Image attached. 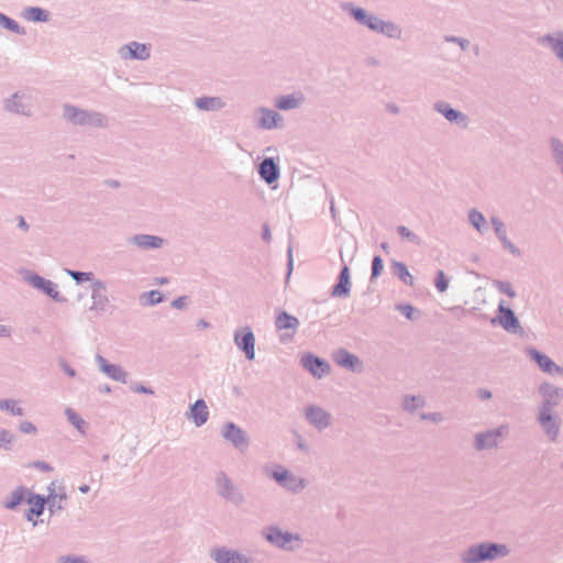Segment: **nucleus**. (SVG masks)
Returning a JSON list of instances; mask_svg holds the SVG:
<instances>
[{
  "instance_id": "1",
  "label": "nucleus",
  "mask_w": 563,
  "mask_h": 563,
  "mask_svg": "<svg viewBox=\"0 0 563 563\" xmlns=\"http://www.w3.org/2000/svg\"><path fill=\"white\" fill-rule=\"evenodd\" d=\"M507 553L506 547L496 544H481L472 548L466 553L464 560L468 563L478 562L483 560L494 559L498 555Z\"/></svg>"
},
{
  "instance_id": "2",
  "label": "nucleus",
  "mask_w": 563,
  "mask_h": 563,
  "mask_svg": "<svg viewBox=\"0 0 563 563\" xmlns=\"http://www.w3.org/2000/svg\"><path fill=\"white\" fill-rule=\"evenodd\" d=\"M236 345L244 351L249 360H253L255 356V338L250 328H244L241 332H236L234 335Z\"/></svg>"
},
{
  "instance_id": "3",
  "label": "nucleus",
  "mask_w": 563,
  "mask_h": 563,
  "mask_svg": "<svg viewBox=\"0 0 563 563\" xmlns=\"http://www.w3.org/2000/svg\"><path fill=\"white\" fill-rule=\"evenodd\" d=\"M529 355L537 362L539 367L547 373H563V368L559 367L548 355H544L537 350H530Z\"/></svg>"
},
{
  "instance_id": "4",
  "label": "nucleus",
  "mask_w": 563,
  "mask_h": 563,
  "mask_svg": "<svg viewBox=\"0 0 563 563\" xmlns=\"http://www.w3.org/2000/svg\"><path fill=\"white\" fill-rule=\"evenodd\" d=\"M303 366L311 372L314 376L321 377L324 375L328 369L329 365L324 362H322L318 357H313L311 355L305 356L302 358Z\"/></svg>"
},
{
  "instance_id": "5",
  "label": "nucleus",
  "mask_w": 563,
  "mask_h": 563,
  "mask_svg": "<svg viewBox=\"0 0 563 563\" xmlns=\"http://www.w3.org/2000/svg\"><path fill=\"white\" fill-rule=\"evenodd\" d=\"M274 478L288 489H297L302 486V481L291 475L286 470H277L274 472Z\"/></svg>"
},
{
  "instance_id": "6",
  "label": "nucleus",
  "mask_w": 563,
  "mask_h": 563,
  "mask_svg": "<svg viewBox=\"0 0 563 563\" xmlns=\"http://www.w3.org/2000/svg\"><path fill=\"white\" fill-rule=\"evenodd\" d=\"M190 416L196 426H201L208 420L209 411L203 400H197L191 409Z\"/></svg>"
},
{
  "instance_id": "7",
  "label": "nucleus",
  "mask_w": 563,
  "mask_h": 563,
  "mask_svg": "<svg viewBox=\"0 0 563 563\" xmlns=\"http://www.w3.org/2000/svg\"><path fill=\"white\" fill-rule=\"evenodd\" d=\"M261 177L268 184L274 183L278 178L276 164L272 158H265L260 166Z\"/></svg>"
},
{
  "instance_id": "8",
  "label": "nucleus",
  "mask_w": 563,
  "mask_h": 563,
  "mask_svg": "<svg viewBox=\"0 0 563 563\" xmlns=\"http://www.w3.org/2000/svg\"><path fill=\"white\" fill-rule=\"evenodd\" d=\"M350 292V271L344 266L340 273L339 283L333 288V296L342 297Z\"/></svg>"
},
{
  "instance_id": "9",
  "label": "nucleus",
  "mask_w": 563,
  "mask_h": 563,
  "mask_svg": "<svg viewBox=\"0 0 563 563\" xmlns=\"http://www.w3.org/2000/svg\"><path fill=\"white\" fill-rule=\"evenodd\" d=\"M29 503V511H27V519L30 521H34L35 522V518L41 516L43 510H44V505H45V500L44 498H42L41 496H31L27 500Z\"/></svg>"
},
{
  "instance_id": "10",
  "label": "nucleus",
  "mask_w": 563,
  "mask_h": 563,
  "mask_svg": "<svg viewBox=\"0 0 563 563\" xmlns=\"http://www.w3.org/2000/svg\"><path fill=\"white\" fill-rule=\"evenodd\" d=\"M213 559L218 563H247L235 552L219 549L213 552Z\"/></svg>"
},
{
  "instance_id": "11",
  "label": "nucleus",
  "mask_w": 563,
  "mask_h": 563,
  "mask_svg": "<svg viewBox=\"0 0 563 563\" xmlns=\"http://www.w3.org/2000/svg\"><path fill=\"white\" fill-rule=\"evenodd\" d=\"M499 321L507 330L518 327V321L514 312L510 309L505 308L503 305L499 306Z\"/></svg>"
},
{
  "instance_id": "12",
  "label": "nucleus",
  "mask_w": 563,
  "mask_h": 563,
  "mask_svg": "<svg viewBox=\"0 0 563 563\" xmlns=\"http://www.w3.org/2000/svg\"><path fill=\"white\" fill-rule=\"evenodd\" d=\"M99 364L102 368V371L109 375L111 378L117 380H124L125 379V373L122 371V368L118 365L108 364L104 358L98 357Z\"/></svg>"
},
{
  "instance_id": "13",
  "label": "nucleus",
  "mask_w": 563,
  "mask_h": 563,
  "mask_svg": "<svg viewBox=\"0 0 563 563\" xmlns=\"http://www.w3.org/2000/svg\"><path fill=\"white\" fill-rule=\"evenodd\" d=\"M307 418L311 423H313L318 428H323L329 422L328 415L322 409L319 408L309 409L307 412Z\"/></svg>"
},
{
  "instance_id": "14",
  "label": "nucleus",
  "mask_w": 563,
  "mask_h": 563,
  "mask_svg": "<svg viewBox=\"0 0 563 563\" xmlns=\"http://www.w3.org/2000/svg\"><path fill=\"white\" fill-rule=\"evenodd\" d=\"M125 49L129 52V56L132 58L145 59L150 56L148 48L145 44L133 42L129 44Z\"/></svg>"
},
{
  "instance_id": "15",
  "label": "nucleus",
  "mask_w": 563,
  "mask_h": 563,
  "mask_svg": "<svg viewBox=\"0 0 563 563\" xmlns=\"http://www.w3.org/2000/svg\"><path fill=\"white\" fill-rule=\"evenodd\" d=\"M298 324L297 318L286 312L279 313L276 318V327L279 330L296 329Z\"/></svg>"
},
{
  "instance_id": "16",
  "label": "nucleus",
  "mask_w": 563,
  "mask_h": 563,
  "mask_svg": "<svg viewBox=\"0 0 563 563\" xmlns=\"http://www.w3.org/2000/svg\"><path fill=\"white\" fill-rule=\"evenodd\" d=\"M134 242L144 249H155L163 244V240L153 235H139L134 238Z\"/></svg>"
},
{
  "instance_id": "17",
  "label": "nucleus",
  "mask_w": 563,
  "mask_h": 563,
  "mask_svg": "<svg viewBox=\"0 0 563 563\" xmlns=\"http://www.w3.org/2000/svg\"><path fill=\"white\" fill-rule=\"evenodd\" d=\"M335 362L344 367L354 368L358 364L357 357L347 353L346 351H340L335 355Z\"/></svg>"
},
{
  "instance_id": "18",
  "label": "nucleus",
  "mask_w": 563,
  "mask_h": 563,
  "mask_svg": "<svg viewBox=\"0 0 563 563\" xmlns=\"http://www.w3.org/2000/svg\"><path fill=\"white\" fill-rule=\"evenodd\" d=\"M267 539L278 547L287 548V544L291 542V537L282 533L279 530L272 529L267 534Z\"/></svg>"
},
{
  "instance_id": "19",
  "label": "nucleus",
  "mask_w": 563,
  "mask_h": 563,
  "mask_svg": "<svg viewBox=\"0 0 563 563\" xmlns=\"http://www.w3.org/2000/svg\"><path fill=\"white\" fill-rule=\"evenodd\" d=\"M23 16L27 21H32V22H40V21L47 20V13L43 9L35 8V7L25 9L23 12Z\"/></svg>"
},
{
  "instance_id": "20",
  "label": "nucleus",
  "mask_w": 563,
  "mask_h": 563,
  "mask_svg": "<svg viewBox=\"0 0 563 563\" xmlns=\"http://www.w3.org/2000/svg\"><path fill=\"white\" fill-rule=\"evenodd\" d=\"M540 423L545 429L548 434H550L553 439L556 437L558 428L555 426L553 418L551 417V415L548 411H543L540 415Z\"/></svg>"
},
{
  "instance_id": "21",
  "label": "nucleus",
  "mask_w": 563,
  "mask_h": 563,
  "mask_svg": "<svg viewBox=\"0 0 563 563\" xmlns=\"http://www.w3.org/2000/svg\"><path fill=\"white\" fill-rule=\"evenodd\" d=\"M499 432H487L477 437V448L485 449L497 444Z\"/></svg>"
},
{
  "instance_id": "22",
  "label": "nucleus",
  "mask_w": 563,
  "mask_h": 563,
  "mask_svg": "<svg viewBox=\"0 0 563 563\" xmlns=\"http://www.w3.org/2000/svg\"><path fill=\"white\" fill-rule=\"evenodd\" d=\"M223 434L236 445L244 442L243 432L232 423L225 427Z\"/></svg>"
},
{
  "instance_id": "23",
  "label": "nucleus",
  "mask_w": 563,
  "mask_h": 563,
  "mask_svg": "<svg viewBox=\"0 0 563 563\" xmlns=\"http://www.w3.org/2000/svg\"><path fill=\"white\" fill-rule=\"evenodd\" d=\"M65 117L75 123H85L88 119V115L86 112L80 111L74 107L65 108Z\"/></svg>"
},
{
  "instance_id": "24",
  "label": "nucleus",
  "mask_w": 563,
  "mask_h": 563,
  "mask_svg": "<svg viewBox=\"0 0 563 563\" xmlns=\"http://www.w3.org/2000/svg\"><path fill=\"white\" fill-rule=\"evenodd\" d=\"M369 29L374 31H380V32H389L394 30V25L383 22L376 16L371 15L367 19V23H365Z\"/></svg>"
},
{
  "instance_id": "25",
  "label": "nucleus",
  "mask_w": 563,
  "mask_h": 563,
  "mask_svg": "<svg viewBox=\"0 0 563 563\" xmlns=\"http://www.w3.org/2000/svg\"><path fill=\"white\" fill-rule=\"evenodd\" d=\"M300 102V99L296 98L295 96H285L280 97L277 102L276 107L280 110H288L296 108Z\"/></svg>"
},
{
  "instance_id": "26",
  "label": "nucleus",
  "mask_w": 563,
  "mask_h": 563,
  "mask_svg": "<svg viewBox=\"0 0 563 563\" xmlns=\"http://www.w3.org/2000/svg\"><path fill=\"white\" fill-rule=\"evenodd\" d=\"M196 106L201 110H213L221 107V101L219 98H200Z\"/></svg>"
},
{
  "instance_id": "27",
  "label": "nucleus",
  "mask_w": 563,
  "mask_h": 563,
  "mask_svg": "<svg viewBox=\"0 0 563 563\" xmlns=\"http://www.w3.org/2000/svg\"><path fill=\"white\" fill-rule=\"evenodd\" d=\"M542 42H548L556 55L563 59V35L558 37L547 36L541 40Z\"/></svg>"
},
{
  "instance_id": "28",
  "label": "nucleus",
  "mask_w": 563,
  "mask_h": 563,
  "mask_svg": "<svg viewBox=\"0 0 563 563\" xmlns=\"http://www.w3.org/2000/svg\"><path fill=\"white\" fill-rule=\"evenodd\" d=\"M395 269L397 272V275L399 276V278L405 282L406 284L412 286L413 283H415V279L412 277V275L409 273L408 268L406 267L405 264L402 263H396L395 264Z\"/></svg>"
},
{
  "instance_id": "29",
  "label": "nucleus",
  "mask_w": 563,
  "mask_h": 563,
  "mask_svg": "<svg viewBox=\"0 0 563 563\" xmlns=\"http://www.w3.org/2000/svg\"><path fill=\"white\" fill-rule=\"evenodd\" d=\"M0 25L5 27L7 30H10L15 33H23V29L20 27V25L9 16L2 14L0 12Z\"/></svg>"
},
{
  "instance_id": "30",
  "label": "nucleus",
  "mask_w": 563,
  "mask_h": 563,
  "mask_svg": "<svg viewBox=\"0 0 563 563\" xmlns=\"http://www.w3.org/2000/svg\"><path fill=\"white\" fill-rule=\"evenodd\" d=\"M0 409L8 410L16 416H21L23 413L22 408L15 400H0Z\"/></svg>"
},
{
  "instance_id": "31",
  "label": "nucleus",
  "mask_w": 563,
  "mask_h": 563,
  "mask_svg": "<svg viewBox=\"0 0 563 563\" xmlns=\"http://www.w3.org/2000/svg\"><path fill=\"white\" fill-rule=\"evenodd\" d=\"M24 499V492L22 489H18L15 490L11 498L8 499L5 503H4V506L5 508L8 509H12L14 508L16 505L21 504V501Z\"/></svg>"
},
{
  "instance_id": "32",
  "label": "nucleus",
  "mask_w": 563,
  "mask_h": 563,
  "mask_svg": "<svg viewBox=\"0 0 563 563\" xmlns=\"http://www.w3.org/2000/svg\"><path fill=\"white\" fill-rule=\"evenodd\" d=\"M66 415L69 419V421L79 430V431H84V426H85V421L82 420V418L76 413L74 410L71 409H67L66 410Z\"/></svg>"
},
{
  "instance_id": "33",
  "label": "nucleus",
  "mask_w": 563,
  "mask_h": 563,
  "mask_svg": "<svg viewBox=\"0 0 563 563\" xmlns=\"http://www.w3.org/2000/svg\"><path fill=\"white\" fill-rule=\"evenodd\" d=\"M277 114L273 111H265L262 118V126L273 128L276 125Z\"/></svg>"
},
{
  "instance_id": "34",
  "label": "nucleus",
  "mask_w": 563,
  "mask_h": 563,
  "mask_svg": "<svg viewBox=\"0 0 563 563\" xmlns=\"http://www.w3.org/2000/svg\"><path fill=\"white\" fill-rule=\"evenodd\" d=\"M435 287L440 292H444L448 289V280L442 271L437 274Z\"/></svg>"
},
{
  "instance_id": "35",
  "label": "nucleus",
  "mask_w": 563,
  "mask_h": 563,
  "mask_svg": "<svg viewBox=\"0 0 563 563\" xmlns=\"http://www.w3.org/2000/svg\"><path fill=\"white\" fill-rule=\"evenodd\" d=\"M470 220L473 223V225L477 229H479L481 225L485 223L483 214L475 210L470 212Z\"/></svg>"
},
{
  "instance_id": "36",
  "label": "nucleus",
  "mask_w": 563,
  "mask_h": 563,
  "mask_svg": "<svg viewBox=\"0 0 563 563\" xmlns=\"http://www.w3.org/2000/svg\"><path fill=\"white\" fill-rule=\"evenodd\" d=\"M383 260L379 256H375L372 263V275L377 277L383 271Z\"/></svg>"
},
{
  "instance_id": "37",
  "label": "nucleus",
  "mask_w": 563,
  "mask_h": 563,
  "mask_svg": "<svg viewBox=\"0 0 563 563\" xmlns=\"http://www.w3.org/2000/svg\"><path fill=\"white\" fill-rule=\"evenodd\" d=\"M40 286L43 288V290L45 292H47L52 297H56V295L58 294L55 290V285L52 282L41 279L40 280Z\"/></svg>"
},
{
  "instance_id": "38",
  "label": "nucleus",
  "mask_w": 563,
  "mask_h": 563,
  "mask_svg": "<svg viewBox=\"0 0 563 563\" xmlns=\"http://www.w3.org/2000/svg\"><path fill=\"white\" fill-rule=\"evenodd\" d=\"M147 303L155 305L162 301V294L157 290H151L146 292Z\"/></svg>"
},
{
  "instance_id": "39",
  "label": "nucleus",
  "mask_w": 563,
  "mask_h": 563,
  "mask_svg": "<svg viewBox=\"0 0 563 563\" xmlns=\"http://www.w3.org/2000/svg\"><path fill=\"white\" fill-rule=\"evenodd\" d=\"M353 16L361 23H367V19L371 15H368L363 9L357 8L353 10Z\"/></svg>"
},
{
  "instance_id": "40",
  "label": "nucleus",
  "mask_w": 563,
  "mask_h": 563,
  "mask_svg": "<svg viewBox=\"0 0 563 563\" xmlns=\"http://www.w3.org/2000/svg\"><path fill=\"white\" fill-rule=\"evenodd\" d=\"M440 111L445 115V118L450 121H453V120H456L457 118H460L462 114L456 112L455 110L453 109H449V108H444V109H440Z\"/></svg>"
},
{
  "instance_id": "41",
  "label": "nucleus",
  "mask_w": 563,
  "mask_h": 563,
  "mask_svg": "<svg viewBox=\"0 0 563 563\" xmlns=\"http://www.w3.org/2000/svg\"><path fill=\"white\" fill-rule=\"evenodd\" d=\"M69 275L75 278L77 282H82V280H89L91 278V274L90 273H81V272H69Z\"/></svg>"
},
{
  "instance_id": "42",
  "label": "nucleus",
  "mask_w": 563,
  "mask_h": 563,
  "mask_svg": "<svg viewBox=\"0 0 563 563\" xmlns=\"http://www.w3.org/2000/svg\"><path fill=\"white\" fill-rule=\"evenodd\" d=\"M398 232L399 234L404 238V239H408V240H411V241H416L417 240V236L411 232L409 231L406 227H399L398 228Z\"/></svg>"
},
{
  "instance_id": "43",
  "label": "nucleus",
  "mask_w": 563,
  "mask_h": 563,
  "mask_svg": "<svg viewBox=\"0 0 563 563\" xmlns=\"http://www.w3.org/2000/svg\"><path fill=\"white\" fill-rule=\"evenodd\" d=\"M20 430L24 433H34L36 431L35 426L30 421H23L20 424Z\"/></svg>"
},
{
  "instance_id": "44",
  "label": "nucleus",
  "mask_w": 563,
  "mask_h": 563,
  "mask_svg": "<svg viewBox=\"0 0 563 563\" xmlns=\"http://www.w3.org/2000/svg\"><path fill=\"white\" fill-rule=\"evenodd\" d=\"M12 437L7 431L0 432V445H7L11 443Z\"/></svg>"
},
{
  "instance_id": "45",
  "label": "nucleus",
  "mask_w": 563,
  "mask_h": 563,
  "mask_svg": "<svg viewBox=\"0 0 563 563\" xmlns=\"http://www.w3.org/2000/svg\"><path fill=\"white\" fill-rule=\"evenodd\" d=\"M399 309L408 319H412L415 310L410 305L401 306Z\"/></svg>"
},
{
  "instance_id": "46",
  "label": "nucleus",
  "mask_w": 563,
  "mask_h": 563,
  "mask_svg": "<svg viewBox=\"0 0 563 563\" xmlns=\"http://www.w3.org/2000/svg\"><path fill=\"white\" fill-rule=\"evenodd\" d=\"M494 225H495V230H496V232H497L500 236H503V235L505 234V229H504L503 223H501V222H499V221H494Z\"/></svg>"
},
{
  "instance_id": "47",
  "label": "nucleus",
  "mask_w": 563,
  "mask_h": 563,
  "mask_svg": "<svg viewBox=\"0 0 563 563\" xmlns=\"http://www.w3.org/2000/svg\"><path fill=\"white\" fill-rule=\"evenodd\" d=\"M410 401H411V402H419V404L421 402V400H420V399H417V398H415V397H413V398H411V399H410ZM405 406H406V408H415L417 405H415V404H410V402L407 400Z\"/></svg>"
},
{
  "instance_id": "48",
  "label": "nucleus",
  "mask_w": 563,
  "mask_h": 563,
  "mask_svg": "<svg viewBox=\"0 0 563 563\" xmlns=\"http://www.w3.org/2000/svg\"><path fill=\"white\" fill-rule=\"evenodd\" d=\"M173 306L176 308H181L184 306V298H177L173 301Z\"/></svg>"
},
{
  "instance_id": "49",
  "label": "nucleus",
  "mask_w": 563,
  "mask_h": 563,
  "mask_svg": "<svg viewBox=\"0 0 563 563\" xmlns=\"http://www.w3.org/2000/svg\"><path fill=\"white\" fill-rule=\"evenodd\" d=\"M63 563H79L81 560L79 559H69V558H62L60 560Z\"/></svg>"
},
{
  "instance_id": "50",
  "label": "nucleus",
  "mask_w": 563,
  "mask_h": 563,
  "mask_svg": "<svg viewBox=\"0 0 563 563\" xmlns=\"http://www.w3.org/2000/svg\"><path fill=\"white\" fill-rule=\"evenodd\" d=\"M503 291H504L505 294H507L508 296H510V297H514V296H515V292L512 291V289L510 288V286L503 287Z\"/></svg>"
},
{
  "instance_id": "51",
  "label": "nucleus",
  "mask_w": 563,
  "mask_h": 563,
  "mask_svg": "<svg viewBox=\"0 0 563 563\" xmlns=\"http://www.w3.org/2000/svg\"><path fill=\"white\" fill-rule=\"evenodd\" d=\"M219 482L222 483L223 487H225V488L229 486V481H228V478L225 476H221L219 478Z\"/></svg>"
},
{
  "instance_id": "52",
  "label": "nucleus",
  "mask_w": 563,
  "mask_h": 563,
  "mask_svg": "<svg viewBox=\"0 0 563 563\" xmlns=\"http://www.w3.org/2000/svg\"><path fill=\"white\" fill-rule=\"evenodd\" d=\"M481 397L484 398V399H487L490 397V393L489 391H482L481 393Z\"/></svg>"
},
{
  "instance_id": "53",
  "label": "nucleus",
  "mask_w": 563,
  "mask_h": 563,
  "mask_svg": "<svg viewBox=\"0 0 563 563\" xmlns=\"http://www.w3.org/2000/svg\"><path fill=\"white\" fill-rule=\"evenodd\" d=\"M20 227L23 228V229L27 228L23 218L20 219Z\"/></svg>"
},
{
  "instance_id": "54",
  "label": "nucleus",
  "mask_w": 563,
  "mask_h": 563,
  "mask_svg": "<svg viewBox=\"0 0 563 563\" xmlns=\"http://www.w3.org/2000/svg\"><path fill=\"white\" fill-rule=\"evenodd\" d=\"M104 302H107V297H106V296H103V297H102L101 302H97V301H96V302H95V305H96V306H98V305H101V306H102Z\"/></svg>"
},
{
  "instance_id": "55",
  "label": "nucleus",
  "mask_w": 563,
  "mask_h": 563,
  "mask_svg": "<svg viewBox=\"0 0 563 563\" xmlns=\"http://www.w3.org/2000/svg\"><path fill=\"white\" fill-rule=\"evenodd\" d=\"M157 283L158 284H165V283H167V279L166 278H161V279H157Z\"/></svg>"
},
{
  "instance_id": "56",
  "label": "nucleus",
  "mask_w": 563,
  "mask_h": 563,
  "mask_svg": "<svg viewBox=\"0 0 563 563\" xmlns=\"http://www.w3.org/2000/svg\"><path fill=\"white\" fill-rule=\"evenodd\" d=\"M80 490H81L82 493H87V492H88V486L80 487Z\"/></svg>"
},
{
  "instance_id": "57",
  "label": "nucleus",
  "mask_w": 563,
  "mask_h": 563,
  "mask_svg": "<svg viewBox=\"0 0 563 563\" xmlns=\"http://www.w3.org/2000/svg\"><path fill=\"white\" fill-rule=\"evenodd\" d=\"M137 390L143 391V393H147V389L145 387H141Z\"/></svg>"
},
{
  "instance_id": "58",
  "label": "nucleus",
  "mask_w": 563,
  "mask_h": 563,
  "mask_svg": "<svg viewBox=\"0 0 563 563\" xmlns=\"http://www.w3.org/2000/svg\"><path fill=\"white\" fill-rule=\"evenodd\" d=\"M67 373L70 375V376H74V371H70V369H67Z\"/></svg>"
}]
</instances>
